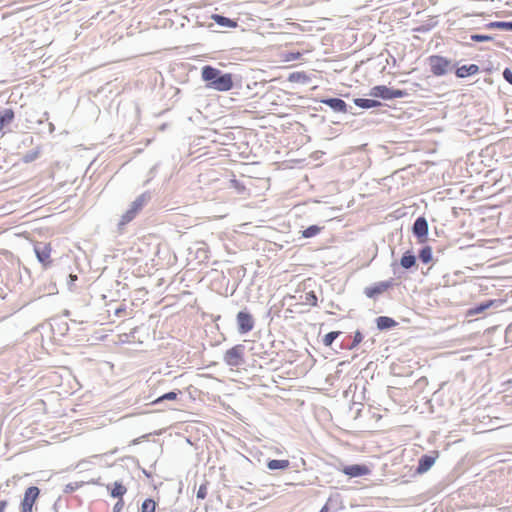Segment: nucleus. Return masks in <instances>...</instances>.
Wrapping results in <instances>:
<instances>
[{"label":"nucleus","instance_id":"obj_17","mask_svg":"<svg viewBox=\"0 0 512 512\" xmlns=\"http://www.w3.org/2000/svg\"><path fill=\"white\" fill-rule=\"evenodd\" d=\"M110 494L113 498L122 499L123 495L127 492V488L121 482H114L112 485H107Z\"/></svg>","mask_w":512,"mask_h":512},{"label":"nucleus","instance_id":"obj_18","mask_svg":"<svg viewBox=\"0 0 512 512\" xmlns=\"http://www.w3.org/2000/svg\"><path fill=\"white\" fill-rule=\"evenodd\" d=\"M211 19L214 20L218 25L228 28L237 27V22L219 14H212Z\"/></svg>","mask_w":512,"mask_h":512},{"label":"nucleus","instance_id":"obj_43","mask_svg":"<svg viewBox=\"0 0 512 512\" xmlns=\"http://www.w3.org/2000/svg\"><path fill=\"white\" fill-rule=\"evenodd\" d=\"M54 129H55L54 124H53V123H50V124H49V131H50V133H52V132L54 131Z\"/></svg>","mask_w":512,"mask_h":512},{"label":"nucleus","instance_id":"obj_21","mask_svg":"<svg viewBox=\"0 0 512 512\" xmlns=\"http://www.w3.org/2000/svg\"><path fill=\"white\" fill-rule=\"evenodd\" d=\"M354 103L356 106L362 109H370L381 105V103L378 100L365 98H355Z\"/></svg>","mask_w":512,"mask_h":512},{"label":"nucleus","instance_id":"obj_39","mask_svg":"<svg viewBox=\"0 0 512 512\" xmlns=\"http://www.w3.org/2000/svg\"><path fill=\"white\" fill-rule=\"evenodd\" d=\"M7 505H8V502L6 500H1L0 501V512H4Z\"/></svg>","mask_w":512,"mask_h":512},{"label":"nucleus","instance_id":"obj_20","mask_svg":"<svg viewBox=\"0 0 512 512\" xmlns=\"http://www.w3.org/2000/svg\"><path fill=\"white\" fill-rule=\"evenodd\" d=\"M41 152H42L41 146L38 145L35 148H33L32 150L23 154L21 160L26 164L32 163L40 157Z\"/></svg>","mask_w":512,"mask_h":512},{"label":"nucleus","instance_id":"obj_36","mask_svg":"<svg viewBox=\"0 0 512 512\" xmlns=\"http://www.w3.org/2000/svg\"><path fill=\"white\" fill-rule=\"evenodd\" d=\"M503 78L510 84H512V70L510 68H505L503 71Z\"/></svg>","mask_w":512,"mask_h":512},{"label":"nucleus","instance_id":"obj_40","mask_svg":"<svg viewBox=\"0 0 512 512\" xmlns=\"http://www.w3.org/2000/svg\"><path fill=\"white\" fill-rule=\"evenodd\" d=\"M252 485H253V484H252L251 482H247L245 485H241V486H240V488H241V489H244V490H246V491H252V489H251V486H252Z\"/></svg>","mask_w":512,"mask_h":512},{"label":"nucleus","instance_id":"obj_5","mask_svg":"<svg viewBox=\"0 0 512 512\" xmlns=\"http://www.w3.org/2000/svg\"><path fill=\"white\" fill-rule=\"evenodd\" d=\"M429 65L435 76H442L447 73L450 61L442 56L433 55L429 58Z\"/></svg>","mask_w":512,"mask_h":512},{"label":"nucleus","instance_id":"obj_28","mask_svg":"<svg viewBox=\"0 0 512 512\" xmlns=\"http://www.w3.org/2000/svg\"><path fill=\"white\" fill-rule=\"evenodd\" d=\"M156 508V502L153 499H146L142 503L140 512H154Z\"/></svg>","mask_w":512,"mask_h":512},{"label":"nucleus","instance_id":"obj_24","mask_svg":"<svg viewBox=\"0 0 512 512\" xmlns=\"http://www.w3.org/2000/svg\"><path fill=\"white\" fill-rule=\"evenodd\" d=\"M487 29H502L512 31V21H495L486 24Z\"/></svg>","mask_w":512,"mask_h":512},{"label":"nucleus","instance_id":"obj_42","mask_svg":"<svg viewBox=\"0 0 512 512\" xmlns=\"http://www.w3.org/2000/svg\"><path fill=\"white\" fill-rule=\"evenodd\" d=\"M26 142H29L30 144H32V143H33V137H32V136L27 137V138L23 141V143H26Z\"/></svg>","mask_w":512,"mask_h":512},{"label":"nucleus","instance_id":"obj_10","mask_svg":"<svg viewBox=\"0 0 512 512\" xmlns=\"http://www.w3.org/2000/svg\"><path fill=\"white\" fill-rule=\"evenodd\" d=\"M342 472L345 475H347L351 478H354V477L368 475L370 473V469L366 465L353 464V465L345 466L342 469Z\"/></svg>","mask_w":512,"mask_h":512},{"label":"nucleus","instance_id":"obj_19","mask_svg":"<svg viewBox=\"0 0 512 512\" xmlns=\"http://www.w3.org/2000/svg\"><path fill=\"white\" fill-rule=\"evenodd\" d=\"M377 328L379 330H387L397 325V322L387 316H380L376 319Z\"/></svg>","mask_w":512,"mask_h":512},{"label":"nucleus","instance_id":"obj_2","mask_svg":"<svg viewBox=\"0 0 512 512\" xmlns=\"http://www.w3.org/2000/svg\"><path fill=\"white\" fill-rule=\"evenodd\" d=\"M150 195L148 193H142L139 195L130 205V208L122 215L120 222L118 223L119 230H122L123 227L131 222L135 216L138 214L140 210L148 203L150 200Z\"/></svg>","mask_w":512,"mask_h":512},{"label":"nucleus","instance_id":"obj_38","mask_svg":"<svg viewBox=\"0 0 512 512\" xmlns=\"http://www.w3.org/2000/svg\"><path fill=\"white\" fill-rule=\"evenodd\" d=\"M78 487H79L78 483H75V484L70 483V484L66 485V489H65V491H66V492H73V491H74V490H76Z\"/></svg>","mask_w":512,"mask_h":512},{"label":"nucleus","instance_id":"obj_7","mask_svg":"<svg viewBox=\"0 0 512 512\" xmlns=\"http://www.w3.org/2000/svg\"><path fill=\"white\" fill-rule=\"evenodd\" d=\"M34 252L38 261L46 268L51 264V246L47 243H37L34 246Z\"/></svg>","mask_w":512,"mask_h":512},{"label":"nucleus","instance_id":"obj_3","mask_svg":"<svg viewBox=\"0 0 512 512\" xmlns=\"http://www.w3.org/2000/svg\"><path fill=\"white\" fill-rule=\"evenodd\" d=\"M244 354V345L237 344L224 353L223 361L231 368L239 367L244 363Z\"/></svg>","mask_w":512,"mask_h":512},{"label":"nucleus","instance_id":"obj_34","mask_svg":"<svg viewBox=\"0 0 512 512\" xmlns=\"http://www.w3.org/2000/svg\"><path fill=\"white\" fill-rule=\"evenodd\" d=\"M78 276L76 274L70 273L67 278V287L70 291L74 290L75 281H77Z\"/></svg>","mask_w":512,"mask_h":512},{"label":"nucleus","instance_id":"obj_1","mask_svg":"<svg viewBox=\"0 0 512 512\" xmlns=\"http://www.w3.org/2000/svg\"><path fill=\"white\" fill-rule=\"evenodd\" d=\"M202 79L206 82V87L216 91H229L233 87V79L230 73H224L221 70L206 65L201 71Z\"/></svg>","mask_w":512,"mask_h":512},{"label":"nucleus","instance_id":"obj_33","mask_svg":"<svg viewBox=\"0 0 512 512\" xmlns=\"http://www.w3.org/2000/svg\"><path fill=\"white\" fill-rule=\"evenodd\" d=\"M363 340V335L360 331H356L354 335L353 342L348 347L350 350L354 349L361 341Z\"/></svg>","mask_w":512,"mask_h":512},{"label":"nucleus","instance_id":"obj_29","mask_svg":"<svg viewBox=\"0 0 512 512\" xmlns=\"http://www.w3.org/2000/svg\"><path fill=\"white\" fill-rule=\"evenodd\" d=\"M304 303L311 306L317 305V296L314 291H310L305 293L304 295Z\"/></svg>","mask_w":512,"mask_h":512},{"label":"nucleus","instance_id":"obj_16","mask_svg":"<svg viewBox=\"0 0 512 512\" xmlns=\"http://www.w3.org/2000/svg\"><path fill=\"white\" fill-rule=\"evenodd\" d=\"M479 67L476 64L463 65L458 67L456 70V76L459 78H465L470 75L478 73Z\"/></svg>","mask_w":512,"mask_h":512},{"label":"nucleus","instance_id":"obj_14","mask_svg":"<svg viewBox=\"0 0 512 512\" xmlns=\"http://www.w3.org/2000/svg\"><path fill=\"white\" fill-rule=\"evenodd\" d=\"M492 306H498L497 300H487L483 303H480L479 305H476L475 307L469 309L468 315H478L481 313H484L487 309H489Z\"/></svg>","mask_w":512,"mask_h":512},{"label":"nucleus","instance_id":"obj_9","mask_svg":"<svg viewBox=\"0 0 512 512\" xmlns=\"http://www.w3.org/2000/svg\"><path fill=\"white\" fill-rule=\"evenodd\" d=\"M15 114L10 108H6L0 112V136L3 137L7 130L6 128L14 121Z\"/></svg>","mask_w":512,"mask_h":512},{"label":"nucleus","instance_id":"obj_25","mask_svg":"<svg viewBox=\"0 0 512 512\" xmlns=\"http://www.w3.org/2000/svg\"><path fill=\"white\" fill-rule=\"evenodd\" d=\"M419 259L423 263H429L432 260V249L430 246H424L419 252Z\"/></svg>","mask_w":512,"mask_h":512},{"label":"nucleus","instance_id":"obj_22","mask_svg":"<svg viewBox=\"0 0 512 512\" xmlns=\"http://www.w3.org/2000/svg\"><path fill=\"white\" fill-rule=\"evenodd\" d=\"M289 466V460L272 459L267 462V468L269 470H285L289 468Z\"/></svg>","mask_w":512,"mask_h":512},{"label":"nucleus","instance_id":"obj_13","mask_svg":"<svg viewBox=\"0 0 512 512\" xmlns=\"http://www.w3.org/2000/svg\"><path fill=\"white\" fill-rule=\"evenodd\" d=\"M369 95L375 98L390 100V88L385 85L374 86L370 89Z\"/></svg>","mask_w":512,"mask_h":512},{"label":"nucleus","instance_id":"obj_32","mask_svg":"<svg viewBox=\"0 0 512 512\" xmlns=\"http://www.w3.org/2000/svg\"><path fill=\"white\" fill-rule=\"evenodd\" d=\"M407 95L408 93L404 90L390 88V99L403 98Z\"/></svg>","mask_w":512,"mask_h":512},{"label":"nucleus","instance_id":"obj_11","mask_svg":"<svg viewBox=\"0 0 512 512\" xmlns=\"http://www.w3.org/2000/svg\"><path fill=\"white\" fill-rule=\"evenodd\" d=\"M413 234L419 238H425L428 234V222L424 217H418L412 227Z\"/></svg>","mask_w":512,"mask_h":512},{"label":"nucleus","instance_id":"obj_37","mask_svg":"<svg viewBox=\"0 0 512 512\" xmlns=\"http://www.w3.org/2000/svg\"><path fill=\"white\" fill-rule=\"evenodd\" d=\"M124 501L123 499H118L116 504L113 507V512H120L123 509Z\"/></svg>","mask_w":512,"mask_h":512},{"label":"nucleus","instance_id":"obj_44","mask_svg":"<svg viewBox=\"0 0 512 512\" xmlns=\"http://www.w3.org/2000/svg\"><path fill=\"white\" fill-rule=\"evenodd\" d=\"M511 383H512V380H511Z\"/></svg>","mask_w":512,"mask_h":512},{"label":"nucleus","instance_id":"obj_6","mask_svg":"<svg viewBox=\"0 0 512 512\" xmlns=\"http://www.w3.org/2000/svg\"><path fill=\"white\" fill-rule=\"evenodd\" d=\"M40 494V490L36 486H30L24 493L21 502V512H32L33 505Z\"/></svg>","mask_w":512,"mask_h":512},{"label":"nucleus","instance_id":"obj_27","mask_svg":"<svg viewBox=\"0 0 512 512\" xmlns=\"http://www.w3.org/2000/svg\"><path fill=\"white\" fill-rule=\"evenodd\" d=\"M341 332L339 331H332L327 333L323 338V344L326 347H330L332 343L335 341V339L340 335Z\"/></svg>","mask_w":512,"mask_h":512},{"label":"nucleus","instance_id":"obj_31","mask_svg":"<svg viewBox=\"0 0 512 512\" xmlns=\"http://www.w3.org/2000/svg\"><path fill=\"white\" fill-rule=\"evenodd\" d=\"M470 39L475 42H486V41H492L493 37L490 35H483V34H472L470 36Z\"/></svg>","mask_w":512,"mask_h":512},{"label":"nucleus","instance_id":"obj_23","mask_svg":"<svg viewBox=\"0 0 512 512\" xmlns=\"http://www.w3.org/2000/svg\"><path fill=\"white\" fill-rule=\"evenodd\" d=\"M400 265L405 269H410L416 265V257L411 252L407 251L403 254Z\"/></svg>","mask_w":512,"mask_h":512},{"label":"nucleus","instance_id":"obj_41","mask_svg":"<svg viewBox=\"0 0 512 512\" xmlns=\"http://www.w3.org/2000/svg\"><path fill=\"white\" fill-rule=\"evenodd\" d=\"M319 512H329L328 503L324 505Z\"/></svg>","mask_w":512,"mask_h":512},{"label":"nucleus","instance_id":"obj_15","mask_svg":"<svg viewBox=\"0 0 512 512\" xmlns=\"http://www.w3.org/2000/svg\"><path fill=\"white\" fill-rule=\"evenodd\" d=\"M435 463V457L430 455H423L420 457L418 461L417 472L425 473L427 472Z\"/></svg>","mask_w":512,"mask_h":512},{"label":"nucleus","instance_id":"obj_4","mask_svg":"<svg viewBox=\"0 0 512 512\" xmlns=\"http://www.w3.org/2000/svg\"><path fill=\"white\" fill-rule=\"evenodd\" d=\"M237 329L240 334L250 332L255 325L253 316L246 310L238 312L236 316Z\"/></svg>","mask_w":512,"mask_h":512},{"label":"nucleus","instance_id":"obj_35","mask_svg":"<svg viewBox=\"0 0 512 512\" xmlns=\"http://www.w3.org/2000/svg\"><path fill=\"white\" fill-rule=\"evenodd\" d=\"M207 495V484L200 485L198 491H197V498L198 499H204Z\"/></svg>","mask_w":512,"mask_h":512},{"label":"nucleus","instance_id":"obj_30","mask_svg":"<svg viewBox=\"0 0 512 512\" xmlns=\"http://www.w3.org/2000/svg\"><path fill=\"white\" fill-rule=\"evenodd\" d=\"M177 398V393L174 392V391H171V392H168V393H165L164 395L160 396L159 398H157L154 403L155 404H159L161 403L162 401L164 400H175Z\"/></svg>","mask_w":512,"mask_h":512},{"label":"nucleus","instance_id":"obj_12","mask_svg":"<svg viewBox=\"0 0 512 512\" xmlns=\"http://www.w3.org/2000/svg\"><path fill=\"white\" fill-rule=\"evenodd\" d=\"M321 103L329 106L335 112H348L346 102L340 98H325L321 100Z\"/></svg>","mask_w":512,"mask_h":512},{"label":"nucleus","instance_id":"obj_26","mask_svg":"<svg viewBox=\"0 0 512 512\" xmlns=\"http://www.w3.org/2000/svg\"><path fill=\"white\" fill-rule=\"evenodd\" d=\"M321 229L322 228L317 226V225H311V226H309L308 228H306L305 230L302 231V236L304 238L314 237V236H316L321 231Z\"/></svg>","mask_w":512,"mask_h":512},{"label":"nucleus","instance_id":"obj_8","mask_svg":"<svg viewBox=\"0 0 512 512\" xmlns=\"http://www.w3.org/2000/svg\"><path fill=\"white\" fill-rule=\"evenodd\" d=\"M392 286H393V279L388 280V281H381V282L375 283L373 286L366 287L364 290V294L368 298H376L377 296L384 293Z\"/></svg>","mask_w":512,"mask_h":512}]
</instances>
